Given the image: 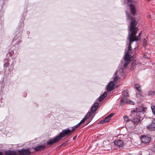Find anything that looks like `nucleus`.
I'll return each instance as SVG.
<instances>
[{"instance_id":"1a4fd4ad","label":"nucleus","mask_w":155,"mask_h":155,"mask_svg":"<svg viewBox=\"0 0 155 155\" xmlns=\"http://www.w3.org/2000/svg\"><path fill=\"white\" fill-rule=\"evenodd\" d=\"M147 129L150 131L155 130V122L153 121L151 123L146 126Z\"/></svg>"},{"instance_id":"c85d7f7f","label":"nucleus","mask_w":155,"mask_h":155,"mask_svg":"<svg viewBox=\"0 0 155 155\" xmlns=\"http://www.w3.org/2000/svg\"><path fill=\"white\" fill-rule=\"evenodd\" d=\"M119 76H116L114 79V81L116 82L117 81L119 78Z\"/></svg>"},{"instance_id":"9d476101","label":"nucleus","mask_w":155,"mask_h":155,"mask_svg":"<svg viewBox=\"0 0 155 155\" xmlns=\"http://www.w3.org/2000/svg\"><path fill=\"white\" fill-rule=\"evenodd\" d=\"M141 142L144 144H147L150 141V138L147 136H142L141 139Z\"/></svg>"},{"instance_id":"dca6fc26","label":"nucleus","mask_w":155,"mask_h":155,"mask_svg":"<svg viewBox=\"0 0 155 155\" xmlns=\"http://www.w3.org/2000/svg\"><path fill=\"white\" fill-rule=\"evenodd\" d=\"M107 95V93L106 92H104L101 96L99 97V101L101 102L102 101L103 99L105 98Z\"/></svg>"},{"instance_id":"39448f33","label":"nucleus","mask_w":155,"mask_h":155,"mask_svg":"<svg viewBox=\"0 0 155 155\" xmlns=\"http://www.w3.org/2000/svg\"><path fill=\"white\" fill-rule=\"evenodd\" d=\"M133 0H128L127 3H131V4L130 5V10L131 13L134 15H135L136 13V11L134 5L132 4Z\"/></svg>"},{"instance_id":"f8f14e48","label":"nucleus","mask_w":155,"mask_h":155,"mask_svg":"<svg viewBox=\"0 0 155 155\" xmlns=\"http://www.w3.org/2000/svg\"><path fill=\"white\" fill-rule=\"evenodd\" d=\"M98 105L99 103L97 102L94 104L91 109V113H93L96 111Z\"/></svg>"},{"instance_id":"393cba45","label":"nucleus","mask_w":155,"mask_h":155,"mask_svg":"<svg viewBox=\"0 0 155 155\" xmlns=\"http://www.w3.org/2000/svg\"><path fill=\"white\" fill-rule=\"evenodd\" d=\"M104 120L106 122H108L110 120L111 118H110L108 116H107L104 118Z\"/></svg>"},{"instance_id":"0eeeda50","label":"nucleus","mask_w":155,"mask_h":155,"mask_svg":"<svg viewBox=\"0 0 155 155\" xmlns=\"http://www.w3.org/2000/svg\"><path fill=\"white\" fill-rule=\"evenodd\" d=\"M60 140L58 136H56L53 139H50L47 142V144L48 145H51L54 143L59 141Z\"/></svg>"},{"instance_id":"7ed1b4c3","label":"nucleus","mask_w":155,"mask_h":155,"mask_svg":"<svg viewBox=\"0 0 155 155\" xmlns=\"http://www.w3.org/2000/svg\"><path fill=\"white\" fill-rule=\"evenodd\" d=\"M18 153L19 155H29L31 152L29 150V148L25 149L23 148L18 151Z\"/></svg>"},{"instance_id":"4be33fe9","label":"nucleus","mask_w":155,"mask_h":155,"mask_svg":"<svg viewBox=\"0 0 155 155\" xmlns=\"http://www.w3.org/2000/svg\"><path fill=\"white\" fill-rule=\"evenodd\" d=\"M91 115V113H88L84 116V118L87 119L89 118L90 115Z\"/></svg>"},{"instance_id":"f3484780","label":"nucleus","mask_w":155,"mask_h":155,"mask_svg":"<svg viewBox=\"0 0 155 155\" xmlns=\"http://www.w3.org/2000/svg\"><path fill=\"white\" fill-rule=\"evenodd\" d=\"M134 87L139 93H141V91L140 89V85L137 84H135L134 85Z\"/></svg>"},{"instance_id":"2eb2a0df","label":"nucleus","mask_w":155,"mask_h":155,"mask_svg":"<svg viewBox=\"0 0 155 155\" xmlns=\"http://www.w3.org/2000/svg\"><path fill=\"white\" fill-rule=\"evenodd\" d=\"M128 97H123V98L121 99L120 103L121 105H122L124 103H127L128 102L127 100Z\"/></svg>"},{"instance_id":"f257e3e1","label":"nucleus","mask_w":155,"mask_h":155,"mask_svg":"<svg viewBox=\"0 0 155 155\" xmlns=\"http://www.w3.org/2000/svg\"><path fill=\"white\" fill-rule=\"evenodd\" d=\"M137 23V21L135 18L133 17L131 18L130 25L129 28V31L131 32L130 34L129 33L128 36L129 39L130 41V43L128 45V51H127L130 53H131L132 51V48L131 46V44L134 41H137L140 38V33L138 36H136L135 35L137 31L138 30V27H136V25Z\"/></svg>"},{"instance_id":"6ab92c4d","label":"nucleus","mask_w":155,"mask_h":155,"mask_svg":"<svg viewBox=\"0 0 155 155\" xmlns=\"http://www.w3.org/2000/svg\"><path fill=\"white\" fill-rule=\"evenodd\" d=\"M123 119L124 121L126 122H128L130 121V119L129 117L126 115H125L124 116Z\"/></svg>"},{"instance_id":"cd10ccee","label":"nucleus","mask_w":155,"mask_h":155,"mask_svg":"<svg viewBox=\"0 0 155 155\" xmlns=\"http://www.w3.org/2000/svg\"><path fill=\"white\" fill-rule=\"evenodd\" d=\"M127 103L132 105H134L135 104L134 102L131 100H128V102H127Z\"/></svg>"},{"instance_id":"72a5a7b5","label":"nucleus","mask_w":155,"mask_h":155,"mask_svg":"<svg viewBox=\"0 0 155 155\" xmlns=\"http://www.w3.org/2000/svg\"><path fill=\"white\" fill-rule=\"evenodd\" d=\"M106 122V121H105L104 119L103 120H102L100 122V123L101 124H104Z\"/></svg>"},{"instance_id":"6e6552de","label":"nucleus","mask_w":155,"mask_h":155,"mask_svg":"<svg viewBox=\"0 0 155 155\" xmlns=\"http://www.w3.org/2000/svg\"><path fill=\"white\" fill-rule=\"evenodd\" d=\"M114 143L116 147H122L124 145L123 141L121 140H115L114 141Z\"/></svg>"},{"instance_id":"473e14b6","label":"nucleus","mask_w":155,"mask_h":155,"mask_svg":"<svg viewBox=\"0 0 155 155\" xmlns=\"http://www.w3.org/2000/svg\"><path fill=\"white\" fill-rule=\"evenodd\" d=\"M75 128H76V127L74 126L72 127V129L71 130H70V131H71V134H72V133L73 132V131L75 130Z\"/></svg>"},{"instance_id":"ddd939ff","label":"nucleus","mask_w":155,"mask_h":155,"mask_svg":"<svg viewBox=\"0 0 155 155\" xmlns=\"http://www.w3.org/2000/svg\"><path fill=\"white\" fill-rule=\"evenodd\" d=\"M45 147V146L44 145H39L36 147L34 149L35 151H41L43 150Z\"/></svg>"},{"instance_id":"2f4dec72","label":"nucleus","mask_w":155,"mask_h":155,"mask_svg":"<svg viewBox=\"0 0 155 155\" xmlns=\"http://www.w3.org/2000/svg\"><path fill=\"white\" fill-rule=\"evenodd\" d=\"M114 115V114L112 113L110 114L107 116L110 118H111V117H112Z\"/></svg>"},{"instance_id":"a211bd4d","label":"nucleus","mask_w":155,"mask_h":155,"mask_svg":"<svg viewBox=\"0 0 155 155\" xmlns=\"http://www.w3.org/2000/svg\"><path fill=\"white\" fill-rule=\"evenodd\" d=\"M137 108L131 111V114H130L131 117H134L135 116V114L137 113Z\"/></svg>"},{"instance_id":"5701e85b","label":"nucleus","mask_w":155,"mask_h":155,"mask_svg":"<svg viewBox=\"0 0 155 155\" xmlns=\"http://www.w3.org/2000/svg\"><path fill=\"white\" fill-rule=\"evenodd\" d=\"M126 14L127 20H130V14H128L127 11L126 12Z\"/></svg>"},{"instance_id":"a878e982","label":"nucleus","mask_w":155,"mask_h":155,"mask_svg":"<svg viewBox=\"0 0 155 155\" xmlns=\"http://www.w3.org/2000/svg\"><path fill=\"white\" fill-rule=\"evenodd\" d=\"M154 92L153 91H150L149 92L148 94V96L152 95L153 94H154Z\"/></svg>"},{"instance_id":"f704fd0d","label":"nucleus","mask_w":155,"mask_h":155,"mask_svg":"<svg viewBox=\"0 0 155 155\" xmlns=\"http://www.w3.org/2000/svg\"><path fill=\"white\" fill-rule=\"evenodd\" d=\"M81 124L80 123H79L77 125H76L74 126L76 128L80 126V125Z\"/></svg>"},{"instance_id":"423d86ee","label":"nucleus","mask_w":155,"mask_h":155,"mask_svg":"<svg viewBox=\"0 0 155 155\" xmlns=\"http://www.w3.org/2000/svg\"><path fill=\"white\" fill-rule=\"evenodd\" d=\"M131 118V121L135 124H138L142 120L141 119V117H140L138 115H137L136 116H134Z\"/></svg>"},{"instance_id":"aec40b11","label":"nucleus","mask_w":155,"mask_h":155,"mask_svg":"<svg viewBox=\"0 0 155 155\" xmlns=\"http://www.w3.org/2000/svg\"><path fill=\"white\" fill-rule=\"evenodd\" d=\"M122 95L124 97H128V94L127 91H123L122 92Z\"/></svg>"},{"instance_id":"c9c22d12","label":"nucleus","mask_w":155,"mask_h":155,"mask_svg":"<svg viewBox=\"0 0 155 155\" xmlns=\"http://www.w3.org/2000/svg\"><path fill=\"white\" fill-rule=\"evenodd\" d=\"M3 153V152L0 151V155H2Z\"/></svg>"},{"instance_id":"9b49d317","label":"nucleus","mask_w":155,"mask_h":155,"mask_svg":"<svg viewBox=\"0 0 155 155\" xmlns=\"http://www.w3.org/2000/svg\"><path fill=\"white\" fill-rule=\"evenodd\" d=\"M114 81H110L107 85V91L108 92L111 91L114 89Z\"/></svg>"},{"instance_id":"20e7f679","label":"nucleus","mask_w":155,"mask_h":155,"mask_svg":"<svg viewBox=\"0 0 155 155\" xmlns=\"http://www.w3.org/2000/svg\"><path fill=\"white\" fill-rule=\"evenodd\" d=\"M130 54H129L128 52H126L124 57V59L126 62L124 64L123 66L125 68L127 67L129 64V62H128V61L131 60L130 58Z\"/></svg>"},{"instance_id":"4468645a","label":"nucleus","mask_w":155,"mask_h":155,"mask_svg":"<svg viewBox=\"0 0 155 155\" xmlns=\"http://www.w3.org/2000/svg\"><path fill=\"white\" fill-rule=\"evenodd\" d=\"M5 154L6 155H16V152L14 151L8 150L5 152Z\"/></svg>"},{"instance_id":"4c0bfd02","label":"nucleus","mask_w":155,"mask_h":155,"mask_svg":"<svg viewBox=\"0 0 155 155\" xmlns=\"http://www.w3.org/2000/svg\"><path fill=\"white\" fill-rule=\"evenodd\" d=\"M153 121L154 122H155V118H154L153 119Z\"/></svg>"},{"instance_id":"412c9836","label":"nucleus","mask_w":155,"mask_h":155,"mask_svg":"<svg viewBox=\"0 0 155 155\" xmlns=\"http://www.w3.org/2000/svg\"><path fill=\"white\" fill-rule=\"evenodd\" d=\"M147 38H146L144 39L143 40V43L144 46H146L147 45Z\"/></svg>"},{"instance_id":"f03ea898","label":"nucleus","mask_w":155,"mask_h":155,"mask_svg":"<svg viewBox=\"0 0 155 155\" xmlns=\"http://www.w3.org/2000/svg\"><path fill=\"white\" fill-rule=\"evenodd\" d=\"M71 134L70 130L64 129L61 132H60L58 136L61 140L62 137L65 136L68 137Z\"/></svg>"},{"instance_id":"58836bf2","label":"nucleus","mask_w":155,"mask_h":155,"mask_svg":"<svg viewBox=\"0 0 155 155\" xmlns=\"http://www.w3.org/2000/svg\"><path fill=\"white\" fill-rule=\"evenodd\" d=\"M76 138V137H73V139L74 140V139H75Z\"/></svg>"},{"instance_id":"c756f323","label":"nucleus","mask_w":155,"mask_h":155,"mask_svg":"<svg viewBox=\"0 0 155 155\" xmlns=\"http://www.w3.org/2000/svg\"><path fill=\"white\" fill-rule=\"evenodd\" d=\"M9 65V63L8 62H6V63H5L4 64V67H7Z\"/></svg>"},{"instance_id":"b1692460","label":"nucleus","mask_w":155,"mask_h":155,"mask_svg":"<svg viewBox=\"0 0 155 155\" xmlns=\"http://www.w3.org/2000/svg\"><path fill=\"white\" fill-rule=\"evenodd\" d=\"M136 96L138 97L140 99H141L143 97V96L141 94H136Z\"/></svg>"},{"instance_id":"7c9ffc66","label":"nucleus","mask_w":155,"mask_h":155,"mask_svg":"<svg viewBox=\"0 0 155 155\" xmlns=\"http://www.w3.org/2000/svg\"><path fill=\"white\" fill-rule=\"evenodd\" d=\"M86 119L84 117L79 122L81 124L84 123Z\"/></svg>"},{"instance_id":"e433bc0d","label":"nucleus","mask_w":155,"mask_h":155,"mask_svg":"<svg viewBox=\"0 0 155 155\" xmlns=\"http://www.w3.org/2000/svg\"><path fill=\"white\" fill-rule=\"evenodd\" d=\"M147 17L148 18H150V15H147Z\"/></svg>"},{"instance_id":"bb28decb","label":"nucleus","mask_w":155,"mask_h":155,"mask_svg":"<svg viewBox=\"0 0 155 155\" xmlns=\"http://www.w3.org/2000/svg\"><path fill=\"white\" fill-rule=\"evenodd\" d=\"M151 108L153 113L155 114V107L153 106H151Z\"/></svg>"}]
</instances>
